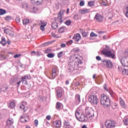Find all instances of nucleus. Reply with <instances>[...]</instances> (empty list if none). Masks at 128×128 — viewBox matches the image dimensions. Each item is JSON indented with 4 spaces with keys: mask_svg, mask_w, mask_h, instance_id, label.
<instances>
[{
    "mask_svg": "<svg viewBox=\"0 0 128 128\" xmlns=\"http://www.w3.org/2000/svg\"><path fill=\"white\" fill-rule=\"evenodd\" d=\"M16 22H18V23L20 22V16H17L16 18Z\"/></svg>",
    "mask_w": 128,
    "mask_h": 128,
    "instance_id": "obj_47",
    "label": "nucleus"
},
{
    "mask_svg": "<svg viewBox=\"0 0 128 128\" xmlns=\"http://www.w3.org/2000/svg\"><path fill=\"white\" fill-rule=\"evenodd\" d=\"M80 13L82 14H86L90 13V10L89 9H86V8H84L82 10H80Z\"/></svg>",
    "mask_w": 128,
    "mask_h": 128,
    "instance_id": "obj_15",
    "label": "nucleus"
},
{
    "mask_svg": "<svg viewBox=\"0 0 128 128\" xmlns=\"http://www.w3.org/2000/svg\"><path fill=\"white\" fill-rule=\"evenodd\" d=\"M96 60H102V58L100 56H96Z\"/></svg>",
    "mask_w": 128,
    "mask_h": 128,
    "instance_id": "obj_55",
    "label": "nucleus"
},
{
    "mask_svg": "<svg viewBox=\"0 0 128 128\" xmlns=\"http://www.w3.org/2000/svg\"><path fill=\"white\" fill-rule=\"evenodd\" d=\"M62 54H64V52H60L58 54V58H62Z\"/></svg>",
    "mask_w": 128,
    "mask_h": 128,
    "instance_id": "obj_42",
    "label": "nucleus"
},
{
    "mask_svg": "<svg viewBox=\"0 0 128 128\" xmlns=\"http://www.w3.org/2000/svg\"><path fill=\"white\" fill-rule=\"evenodd\" d=\"M13 124L14 120L12 118H9L6 122V126L8 127V128H14V126Z\"/></svg>",
    "mask_w": 128,
    "mask_h": 128,
    "instance_id": "obj_9",
    "label": "nucleus"
},
{
    "mask_svg": "<svg viewBox=\"0 0 128 128\" xmlns=\"http://www.w3.org/2000/svg\"><path fill=\"white\" fill-rule=\"evenodd\" d=\"M74 52H80V48H75V49H74Z\"/></svg>",
    "mask_w": 128,
    "mask_h": 128,
    "instance_id": "obj_58",
    "label": "nucleus"
},
{
    "mask_svg": "<svg viewBox=\"0 0 128 128\" xmlns=\"http://www.w3.org/2000/svg\"><path fill=\"white\" fill-rule=\"evenodd\" d=\"M101 54L104 56H107V58H116V54H114V52H112L110 50L107 52L104 51V50H101Z\"/></svg>",
    "mask_w": 128,
    "mask_h": 128,
    "instance_id": "obj_6",
    "label": "nucleus"
},
{
    "mask_svg": "<svg viewBox=\"0 0 128 128\" xmlns=\"http://www.w3.org/2000/svg\"><path fill=\"white\" fill-rule=\"evenodd\" d=\"M84 62L78 57H76L75 59L72 61L69 62L67 68L69 72H72L75 70H78L80 66Z\"/></svg>",
    "mask_w": 128,
    "mask_h": 128,
    "instance_id": "obj_1",
    "label": "nucleus"
},
{
    "mask_svg": "<svg viewBox=\"0 0 128 128\" xmlns=\"http://www.w3.org/2000/svg\"><path fill=\"white\" fill-rule=\"evenodd\" d=\"M104 89L105 90H106V92H109V94L111 96H112V92H110V90H108V88H106V84H104Z\"/></svg>",
    "mask_w": 128,
    "mask_h": 128,
    "instance_id": "obj_27",
    "label": "nucleus"
},
{
    "mask_svg": "<svg viewBox=\"0 0 128 128\" xmlns=\"http://www.w3.org/2000/svg\"><path fill=\"white\" fill-rule=\"evenodd\" d=\"M94 20H96L99 22H102L104 20V16L98 13H96L94 18Z\"/></svg>",
    "mask_w": 128,
    "mask_h": 128,
    "instance_id": "obj_10",
    "label": "nucleus"
},
{
    "mask_svg": "<svg viewBox=\"0 0 128 128\" xmlns=\"http://www.w3.org/2000/svg\"><path fill=\"white\" fill-rule=\"evenodd\" d=\"M34 123L35 126H38V120H35L34 121Z\"/></svg>",
    "mask_w": 128,
    "mask_h": 128,
    "instance_id": "obj_50",
    "label": "nucleus"
},
{
    "mask_svg": "<svg viewBox=\"0 0 128 128\" xmlns=\"http://www.w3.org/2000/svg\"><path fill=\"white\" fill-rule=\"evenodd\" d=\"M122 74L124 76H128V69H124L122 71Z\"/></svg>",
    "mask_w": 128,
    "mask_h": 128,
    "instance_id": "obj_28",
    "label": "nucleus"
},
{
    "mask_svg": "<svg viewBox=\"0 0 128 128\" xmlns=\"http://www.w3.org/2000/svg\"><path fill=\"white\" fill-rule=\"evenodd\" d=\"M82 34L83 38H86L88 36V33L86 32H84V30H82Z\"/></svg>",
    "mask_w": 128,
    "mask_h": 128,
    "instance_id": "obj_30",
    "label": "nucleus"
},
{
    "mask_svg": "<svg viewBox=\"0 0 128 128\" xmlns=\"http://www.w3.org/2000/svg\"><path fill=\"white\" fill-rule=\"evenodd\" d=\"M4 34H8L9 36H14V32L13 31L10 30L9 28H4Z\"/></svg>",
    "mask_w": 128,
    "mask_h": 128,
    "instance_id": "obj_11",
    "label": "nucleus"
},
{
    "mask_svg": "<svg viewBox=\"0 0 128 128\" xmlns=\"http://www.w3.org/2000/svg\"><path fill=\"white\" fill-rule=\"evenodd\" d=\"M58 98H59L62 96V89H58L56 91Z\"/></svg>",
    "mask_w": 128,
    "mask_h": 128,
    "instance_id": "obj_14",
    "label": "nucleus"
},
{
    "mask_svg": "<svg viewBox=\"0 0 128 128\" xmlns=\"http://www.w3.org/2000/svg\"><path fill=\"white\" fill-rule=\"evenodd\" d=\"M88 100L92 104L96 105L98 103V96L96 95L91 94L89 96Z\"/></svg>",
    "mask_w": 128,
    "mask_h": 128,
    "instance_id": "obj_4",
    "label": "nucleus"
},
{
    "mask_svg": "<svg viewBox=\"0 0 128 128\" xmlns=\"http://www.w3.org/2000/svg\"><path fill=\"white\" fill-rule=\"evenodd\" d=\"M52 36H53V38H58V35L54 34V33H52Z\"/></svg>",
    "mask_w": 128,
    "mask_h": 128,
    "instance_id": "obj_52",
    "label": "nucleus"
},
{
    "mask_svg": "<svg viewBox=\"0 0 128 128\" xmlns=\"http://www.w3.org/2000/svg\"><path fill=\"white\" fill-rule=\"evenodd\" d=\"M102 62L104 66H106L108 68H112V66H114V64L110 60L104 59L102 60Z\"/></svg>",
    "mask_w": 128,
    "mask_h": 128,
    "instance_id": "obj_7",
    "label": "nucleus"
},
{
    "mask_svg": "<svg viewBox=\"0 0 128 128\" xmlns=\"http://www.w3.org/2000/svg\"><path fill=\"white\" fill-rule=\"evenodd\" d=\"M74 42V41L72 40H70L68 42H67V44H72Z\"/></svg>",
    "mask_w": 128,
    "mask_h": 128,
    "instance_id": "obj_56",
    "label": "nucleus"
},
{
    "mask_svg": "<svg viewBox=\"0 0 128 128\" xmlns=\"http://www.w3.org/2000/svg\"><path fill=\"white\" fill-rule=\"evenodd\" d=\"M9 82L10 84H14L16 82V80L15 78H11Z\"/></svg>",
    "mask_w": 128,
    "mask_h": 128,
    "instance_id": "obj_25",
    "label": "nucleus"
},
{
    "mask_svg": "<svg viewBox=\"0 0 128 128\" xmlns=\"http://www.w3.org/2000/svg\"><path fill=\"white\" fill-rule=\"evenodd\" d=\"M80 6H84V1L81 0L80 2Z\"/></svg>",
    "mask_w": 128,
    "mask_h": 128,
    "instance_id": "obj_49",
    "label": "nucleus"
},
{
    "mask_svg": "<svg viewBox=\"0 0 128 128\" xmlns=\"http://www.w3.org/2000/svg\"><path fill=\"white\" fill-rule=\"evenodd\" d=\"M75 116L76 120L81 122H84L86 120V118H87L86 115H84V114H82L80 115V112H78V110H76L75 112Z\"/></svg>",
    "mask_w": 128,
    "mask_h": 128,
    "instance_id": "obj_3",
    "label": "nucleus"
},
{
    "mask_svg": "<svg viewBox=\"0 0 128 128\" xmlns=\"http://www.w3.org/2000/svg\"><path fill=\"white\" fill-rule=\"evenodd\" d=\"M50 52H52V50H50V49H47L46 50H45L44 53L45 54H50Z\"/></svg>",
    "mask_w": 128,
    "mask_h": 128,
    "instance_id": "obj_48",
    "label": "nucleus"
},
{
    "mask_svg": "<svg viewBox=\"0 0 128 128\" xmlns=\"http://www.w3.org/2000/svg\"><path fill=\"white\" fill-rule=\"evenodd\" d=\"M64 126H70V122L68 121H65L64 122Z\"/></svg>",
    "mask_w": 128,
    "mask_h": 128,
    "instance_id": "obj_41",
    "label": "nucleus"
},
{
    "mask_svg": "<svg viewBox=\"0 0 128 128\" xmlns=\"http://www.w3.org/2000/svg\"><path fill=\"white\" fill-rule=\"evenodd\" d=\"M66 30V26L61 27L58 30L59 34H62V32H64Z\"/></svg>",
    "mask_w": 128,
    "mask_h": 128,
    "instance_id": "obj_21",
    "label": "nucleus"
},
{
    "mask_svg": "<svg viewBox=\"0 0 128 128\" xmlns=\"http://www.w3.org/2000/svg\"><path fill=\"white\" fill-rule=\"evenodd\" d=\"M109 50H110V47H108V45H106V48H104L102 50H104V52H108Z\"/></svg>",
    "mask_w": 128,
    "mask_h": 128,
    "instance_id": "obj_43",
    "label": "nucleus"
},
{
    "mask_svg": "<svg viewBox=\"0 0 128 128\" xmlns=\"http://www.w3.org/2000/svg\"><path fill=\"white\" fill-rule=\"evenodd\" d=\"M66 12V10H61L58 14V20H62V16L64 14H62V12Z\"/></svg>",
    "mask_w": 128,
    "mask_h": 128,
    "instance_id": "obj_18",
    "label": "nucleus"
},
{
    "mask_svg": "<svg viewBox=\"0 0 128 128\" xmlns=\"http://www.w3.org/2000/svg\"><path fill=\"white\" fill-rule=\"evenodd\" d=\"M88 6H94V1H90L88 2Z\"/></svg>",
    "mask_w": 128,
    "mask_h": 128,
    "instance_id": "obj_29",
    "label": "nucleus"
},
{
    "mask_svg": "<svg viewBox=\"0 0 128 128\" xmlns=\"http://www.w3.org/2000/svg\"><path fill=\"white\" fill-rule=\"evenodd\" d=\"M116 124V122L108 120L105 122V126L106 128H114Z\"/></svg>",
    "mask_w": 128,
    "mask_h": 128,
    "instance_id": "obj_8",
    "label": "nucleus"
},
{
    "mask_svg": "<svg viewBox=\"0 0 128 128\" xmlns=\"http://www.w3.org/2000/svg\"><path fill=\"white\" fill-rule=\"evenodd\" d=\"M12 18V16H7L6 17L4 18L5 20H7L8 22L9 20H10Z\"/></svg>",
    "mask_w": 128,
    "mask_h": 128,
    "instance_id": "obj_34",
    "label": "nucleus"
},
{
    "mask_svg": "<svg viewBox=\"0 0 128 128\" xmlns=\"http://www.w3.org/2000/svg\"><path fill=\"white\" fill-rule=\"evenodd\" d=\"M48 58H54V54L52 53H49L47 54Z\"/></svg>",
    "mask_w": 128,
    "mask_h": 128,
    "instance_id": "obj_32",
    "label": "nucleus"
},
{
    "mask_svg": "<svg viewBox=\"0 0 128 128\" xmlns=\"http://www.w3.org/2000/svg\"><path fill=\"white\" fill-rule=\"evenodd\" d=\"M120 104L122 108H126V104H124V102L120 100Z\"/></svg>",
    "mask_w": 128,
    "mask_h": 128,
    "instance_id": "obj_39",
    "label": "nucleus"
},
{
    "mask_svg": "<svg viewBox=\"0 0 128 128\" xmlns=\"http://www.w3.org/2000/svg\"><path fill=\"white\" fill-rule=\"evenodd\" d=\"M60 108H62V104L60 102H57L56 106V108L58 110H60Z\"/></svg>",
    "mask_w": 128,
    "mask_h": 128,
    "instance_id": "obj_19",
    "label": "nucleus"
},
{
    "mask_svg": "<svg viewBox=\"0 0 128 128\" xmlns=\"http://www.w3.org/2000/svg\"><path fill=\"white\" fill-rule=\"evenodd\" d=\"M82 128H88V126H86V125L84 124L82 126Z\"/></svg>",
    "mask_w": 128,
    "mask_h": 128,
    "instance_id": "obj_63",
    "label": "nucleus"
},
{
    "mask_svg": "<svg viewBox=\"0 0 128 128\" xmlns=\"http://www.w3.org/2000/svg\"><path fill=\"white\" fill-rule=\"evenodd\" d=\"M10 108H14V106H15L14 102H10Z\"/></svg>",
    "mask_w": 128,
    "mask_h": 128,
    "instance_id": "obj_45",
    "label": "nucleus"
},
{
    "mask_svg": "<svg viewBox=\"0 0 128 128\" xmlns=\"http://www.w3.org/2000/svg\"><path fill=\"white\" fill-rule=\"evenodd\" d=\"M0 44H2V46H4L6 44V38H2V40L0 42Z\"/></svg>",
    "mask_w": 128,
    "mask_h": 128,
    "instance_id": "obj_26",
    "label": "nucleus"
},
{
    "mask_svg": "<svg viewBox=\"0 0 128 128\" xmlns=\"http://www.w3.org/2000/svg\"><path fill=\"white\" fill-rule=\"evenodd\" d=\"M52 44V42H45L43 44H42V46H49V44Z\"/></svg>",
    "mask_w": 128,
    "mask_h": 128,
    "instance_id": "obj_37",
    "label": "nucleus"
},
{
    "mask_svg": "<svg viewBox=\"0 0 128 128\" xmlns=\"http://www.w3.org/2000/svg\"><path fill=\"white\" fill-rule=\"evenodd\" d=\"M58 26V24L56 22H53L52 24V28L53 30H56Z\"/></svg>",
    "mask_w": 128,
    "mask_h": 128,
    "instance_id": "obj_17",
    "label": "nucleus"
},
{
    "mask_svg": "<svg viewBox=\"0 0 128 128\" xmlns=\"http://www.w3.org/2000/svg\"><path fill=\"white\" fill-rule=\"evenodd\" d=\"M90 36H91V38H94L96 36H98V34L92 32L90 34Z\"/></svg>",
    "mask_w": 128,
    "mask_h": 128,
    "instance_id": "obj_38",
    "label": "nucleus"
},
{
    "mask_svg": "<svg viewBox=\"0 0 128 128\" xmlns=\"http://www.w3.org/2000/svg\"><path fill=\"white\" fill-rule=\"evenodd\" d=\"M80 96L79 94H76L75 96L74 104L76 106L80 104Z\"/></svg>",
    "mask_w": 128,
    "mask_h": 128,
    "instance_id": "obj_12",
    "label": "nucleus"
},
{
    "mask_svg": "<svg viewBox=\"0 0 128 128\" xmlns=\"http://www.w3.org/2000/svg\"><path fill=\"white\" fill-rule=\"evenodd\" d=\"M19 107H20V110H24V112H25L26 110H28L26 107V106H24V105L23 104L20 105L19 106Z\"/></svg>",
    "mask_w": 128,
    "mask_h": 128,
    "instance_id": "obj_22",
    "label": "nucleus"
},
{
    "mask_svg": "<svg viewBox=\"0 0 128 128\" xmlns=\"http://www.w3.org/2000/svg\"><path fill=\"white\" fill-rule=\"evenodd\" d=\"M30 76H28V75H26L25 76L22 78V80H30Z\"/></svg>",
    "mask_w": 128,
    "mask_h": 128,
    "instance_id": "obj_33",
    "label": "nucleus"
},
{
    "mask_svg": "<svg viewBox=\"0 0 128 128\" xmlns=\"http://www.w3.org/2000/svg\"><path fill=\"white\" fill-rule=\"evenodd\" d=\"M100 104L104 106H110V100L104 94H102L101 95Z\"/></svg>",
    "mask_w": 128,
    "mask_h": 128,
    "instance_id": "obj_2",
    "label": "nucleus"
},
{
    "mask_svg": "<svg viewBox=\"0 0 128 128\" xmlns=\"http://www.w3.org/2000/svg\"><path fill=\"white\" fill-rule=\"evenodd\" d=\"M52 78H54L56 76V68H52Z\"/></svg>",
    "mask_w": 128,
    "mask_h": 128,
    "instance_id": "obj_16",
    "label": "nucleus"
},
{
    "mask_svg": "<svg viewBox=\"0 0 128 128\" xmlns=\"http://www.w3.org/2000/svg\"><path fill=\"white\" fill-rule=\"evenodd\" d=\"M65 24H66V26H70L71 24H72V20H67L65 22H64Z\"/></svg>",
    "mask_w": 128,
    "mask_h": 128,
    "instance_id": "obj_36",
    "label": "nucleus"
},
{
    "mask_svg": "<svg viewBox=\"0 0 128 128\" xmlns=\"http://www.w3.org/2000/svg\"><path fill=\"white\" fill-rule=\"evenodd\" d=\"M74 20H78V14H76L73 17Z\"/></svg>",
    "mask_w": 128,
    "mask_h": 128,
    "instance_id": "obj_44",
    "label": "nucleus"
},
{
    "mask_svg": "<svg viewBox=\"0 0 128 128\" xmlns=\"http://www.w3.org/2000/svg\"><path fill=\"white\" fill-rule=\"evenodd\" d=\"M1 57L2 58H4V60H6V56L4 55H2Z\"/></svg>",
    "mask_w": 128,
    "mask_h": 128,
    "instance_id": "obj_61",
    "label": "nucleus"
},
{
    "mask_svg": "<svg viewBox=\"0 0 128 128\" xmlns=\"http://www.w3.org/2000/svg\"><path fill=\"white\" fill-rule=\"evenodd\" d=\"M41 26H44V24H46V23H44V21H40Z\"/></svg>",
    "mask_w": 128,
    "mask_h": 128,
    "instance_id": "obj_59",
    "label": "nucleus"
},
{
    "mask_svg": "<svg viewBox=\"0 0 128 128\" xmlns=\"http://www.w3.org/2000/svg\"><path fill=\"white\" fill-rule=\"evenodd\" d=\"M80 34H77L76 35L74 34L72 38V40H74L75 42H80Z\"/></svg>",
    "mask_w": 128,
    "mask_h": 128,
    "instance_id": "obj_13",
    "label": "nucleus"
},
{
    "mask_svg": "<svg viewBox=\"0 0 128 128\" xmlns=\"http://www.w3.org/2000/svg\"><path fill=\"white\" fill-rule=\"evenodd\" d=\"M6 14V10L0 8V16H4Z\"/></svg>",
    "mask_w": 128,
    "mask_h": 128,
    "instance_id": "obj_23",
    "label": "nucleus"
},
{
    "mask_svg": "<svg viewBox=\"0 0 128 128\" xmlns=\"http://www.w3.org/2000/svg\"><path fill=\"white\" fill-rule=\"evenodd\" d=\"M6 44H10V40H8L6 41Z\"/></svg>",
    "mask_w": 128,
    "mask_h": 128,
    "instance_id": "obj_62",
    "label": "nucleus"
},
{
    "mask_svg": "<svg viewBox=\"0 0 128 128\" xmlns=\"http://www.w3.org/2000/svg\"><path fill=\"white\" fill-rule=\"evenodd\" d=\"M33 56H40V52H37Z\"/></svg>",
    "mask_w": 128,
    "mask_h": 128,
    "instance_id": "obj_53",
    "label": "nucleus"
},
{
    "mask_svg": "<svg viewBox=\"0 0 128 128\" xmlns=\"http://www.w3.org/2000/svg\"><path fill=\"white\" fill-rule=\"evenodd\" d=\"M94 112L92 110L90 109V108H86V116L87 118H90V120H92V118L94 117Z\"/></svg>",
    "mask_w": 128,
    "mask_h": 128,
    "instance_id": "obj_5",
    "label": "nucleus"
},
{
    "mask_svg": "<svg viewBox=\"0 0 128 128\" xmlns=\"http://www.w3.org/2000/svg\"><path fill=\"white\" fill-rule=\"evenodd\" d=\"M28 22H30V20L28 18L24 19L22 20V23H23V24L24 25L28 24Z\"/></svg>",
    "mask_w": 128,
    "mask_h": 128,
    "instance_id": "obj_31",
    "label": "nucleus"
},
{
    "mask_svg": "<svg viewBox=\"0 0 128 128\" xmlns=\"http://www.w3.org/2000/svg\"><path fill=\"white\" fill-rule=\"evenodd\" d=\"M46 24H44V25H40V28L42 32H44V26H46Z\"/></svg>",
    "mask_w": 128,
    "mask_h": 128,
    "instance_id": "obj_46",
    "label": "nucleus"
},
{
    "mask_svg": "<svg viewBox=\"0 0 128 128\" xmlns=\"http://www.w3.org/2000/svg\"><path fill=\"white\" fill-rule=\"evenodd\" d=\"M22 8H26L28 10V4L27 3H23L22 4Z\"/></svg>",
    "mask_w": 128,
    "mask_h": 128,
    "instance_id": "obj_35",
    "label": "nucleus"
},
{
    "mask_svg": "<svg viewBox=\"0 0 128 128\" xmlns=\"http://www.w3.org/2000/svg\"><path fill=\"white\" fill-rule=\"evenodd\" d=\"M124 122L125 126H128V116H126L124 119Z\"/></svg>",
    "mask_w": 128,
    "mask_h": 128,
    "instance_id": "obj_24",
    "label": "nucleus"
},
{
    "mask_svg": "<svg viewBox=\"0 0 128 128\" xmlns=\"http://www.w3.org/2000/svg\"><path fill=\"white\" fill-rule=\"evenodd\" d=\"M64 128H70V126H64Z\"/></svg>",
    "mask_w": 128,
    "mask_h": 128,
    "instance_id": "obj_64",
    "label": "nucleus"
},
{
    "mask_svg": "<svg viewBox=\"0 0 128 128\" xmlns=\"http://www.w3.org/2000/svg\"><path fill=\"white\" fill-rule=\"evenodd\" d=\"M60 46L62 48H66V44H61Z\"/></svg>",
    "mask_w": 128,
    "mask_h": 128,
    "instance_id": "obj_60",
    "label": "nucleus"
},
{
    "mask_svg": "<svg viewBox=\"0 0 128 128\" xmlns=\"http://www.w3.org/2000/svg\"><path fill=\"white\" fill-rule=\"evenodd\" d=\"M54 125L56 128H60V121H55V122H54Z\"/></svg>",
    "mask_w": 128,
    "mask_h": 128,
    "instance_id": "obj_20",
    "label": "nucleus"
},
{
    "mask_svg": "<svg viewBox=\"0 0 128 128\" xmlns=\"http://www.w3.org/2000/svg\"><path fill=\"white\" fill-rule=\"evenodd\" d=\"M21 54H16L14 56V58H20V56H21Z\"/></svg>",
    "mask_w": 128,
    "mask_h": 128,
    "instance_id": "obj_51",
    "label": "nucleus"
},
{
    "mask_svg": "<svg viewBox=\"0 0 128 128\" xmlns=\"http://www.w3.org/2000/svg\"><path fill=\"white\" fill-rule=\"evenodd\" d=\"M79 84H80V82H78L75 83L74 86H78Z\"/></svg>",
    "mask_w": 128,
    "mask_h": 128,
    "instance_id": "obj_54",
    "label": "nucleus"
},
{
    "mask_svg": "<svg viewBox=\"0 0 128 128\" xmlns=\"http://www.w3.org/2000/svg\"><path fill=\"white\" fill-rule=\"evenodd\" d=\"M21 82H22L23 84H24V86H28V81H26V80H22Z\"/></svg>",
    "mask_w": 128,
    "mask_h": 128,
    "instance_id": "obj_40",
    "label": "nucleus"
},
{
    "mask_svg": "<svg viewBox=\"0 0 128 128\" xmlns=\"http://www.w3.org/2000/svg\"><path fill=\"white\" fill-rule=\"evenodd\" d=\"M52 118V117L48 115L46 116V120H50Z\"/></svg>",
    "mask_w": 128,
    "mask_h": 128,
    "instance_id": "obj_57",
    "label": "nucleus"
}]
</instances>
